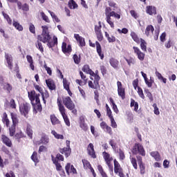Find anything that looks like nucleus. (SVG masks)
Instances as JSON below:
<instances>
[{
  "instance_id": "50",
  "label": "nucleus",
  "mask_w": 177,
  "mask_h": 177,
  "mask_svg": "<svg viewBox=\"0 0 177 177\" xmlns=\"http://www.w3.org/2000/svg\"><path fill=\"white\" fill-rule=\"evenodd\" d=\"M130 160L134 169H138V162L136 161V159L135 158L131 157Z\"/></svg>"
},
{
  "instance_id": "37",
  "label": "nucleus",
  "mask_w": 177,
  "mask_h": 177,
  "mask_svg": "<svg viewBox=\"0 0 177 177\" xmlns=\"http://www.w3.org/2000/svg\"><path fill=\"white\" fill-rule=\"evenodd\" d=\"M48 13H50L53 19V21H54V23H60V19H59V17H57V16L55 14V12H51L50 10H48Z\"/></svg>"
},
{
  "instance_id": "23",
  "label": "nucleus",
  "mask_w": 177,
  "mask_h": 177,
  "mask_svg": "<svg viewBox=\"0 0 177 177\" xmlns=\"http://www.w3.org/2000/svg\"><path fill=\"white\" fill-rule=\"evenodd\" d=\"M82 71H84V73H86V74H89L91 77H93L94 75H97V73H95V72L91 70V68L88 65H84L83 66Z\"/></svg>"
},
{
  "instance_id": "41",
  "label": "nucleus",
  "mask_w": 177,
  "mask_h": 177,
  "mask_svg": "<svg viewBox=\"0 0 177 177\" xmlns=\"http://www.w3.org/2000/svg\"><path fill=\"white\" fill-rule=\"evenodd\" d=\"M2 121L6 127H9V124L10 122L9 121V119L8 118V115L6 113H4L3 115Z\"/></svg>"
},
{
  "instance_id": "58",
  "label": "nucleus",
  "mask_w": 177,
  "mask_h": 177,
  "mask_svg": "<svg viewBox=\"0 0 177 177\" xmlns=\"http://www.w3.org/2000/svg\"><path fill=\"white\" fill-rule=\"evenodd\" d=\"M153 107L154 114H156V115H160V111L158 109V107H157V104H153Z\"/></svg>"
},
{
  "instance_id": "6",
  "label": "nucleus",
  "mask_w": 177,
  "mask_h": 177,
  "mask_svg": "<svg viewBox=\"0 0 177 177\" xmlns=\"http://www.w3.org/2000/svg\"><path fill=\"white\" fill-rule=\"evenodd\" d=\"M93 78L94 82L93 83L92 81H93ZM90 79L92 81H88L89 88H91L92 89H97V88H99V81H100V76H99V75H95L94 76H91Z\"/></svg>"
},
{
  "instance_id": "25",
  "label": "nucleus",
  "mask_w": 177,
  "mask_h": 177,
  "mask_svg": "<svg viewBox=\"0 0 177 177\" xmlns=\"http://www.w3.org/2000/svg\"><path fill=\"white\" fill-rule=\"evenodd\" d=\"M1 139L3 143L6 145V146H8V147H12V140L9 139L6 136H1Z\"/></svg>"
},
{
  "instance_id": "42",
  "label": "nucleus",
  "mask_w": 177,
  "mask_h": 177,
  "mask_svg": "<svg viewBox=\"0 0 177 177\" xmlns=\"http://www.w3.org/2000/svg\"><path fill=\"white\" fill-rule=\"evenodd\" d=\"M68 7L70 9H77V8H78V4H77L74 0H71L68 2Z\"/></svg>"
},
{
  "instance_id": "46",
  "label": "nucleus",
  "mask_w": 177,
  "mask_h": 177,
  "mask_svg": "<svg viewBox=\"0 0 177 177\" xmlns=\"http://www.w3.org/2000/svg\"><path fill=\"white\" fill-rule=\"evenodd\" d=\"M105 37L108 39V42H115V37L110 36L107 32H105Z\"/></svg>"
},
{
  "instance_id": "47",
  "label": "nucleus",
  "mask_w": 177,
  "mask_h": 177,
  "mask_svg": "<svg viewBox=\"0 0 177 177\" xmlns=\"http://www.w3.org/2000/svg\"><path fill=\"white\" fill-rule=\"evenodd\" d=\"M82 163H83L84 169H89L90 168L92 167L91 166V163L88 160H86L85 159L82 160Z\"/></svg>"
},
{
  "instance_id": "16",
  "label": "nucleus",
  "mask_w": 177,
  "mask_h": 177,
  "mask_svg": "<svg viewBox=\"0 0 177 177\" xmlns=\"http://www.w3.org/2000/svg\"><path fill=\"white\" fill-rule=\"evenodd\" d=\"M100 128L104 131V132H106L109 135H113V130L111 127H110L109 125H107V123L106 122H102L100 124Z\"/></svg>"
},
{
  "instance_id": "43",
  "label": "nucleus",
  "mask_w": 177,
  "mask_h": 177,
  "mask_svg": "<svg viewBox=\"0 0 177 177\" xmlns=\"http://www.w3.org/2000/svg\"><path fill=\"white\" fill-rule=\"evenodd\" d=\"M131 38H133V41L135 42H136L137 44H139V42H140V39L138 37V35H136V33H135V32H131Z\"/></svg>"
},
{
  "instance_id": "40",
  "label": "nucleus",
  "mask_w": 177,
  "mask_h": 177,
  "mask_svg": "<svg viewBox=\"0 0 177 177\" xmlns=\"http://www.w3.org/2000/svg\"><path fill=\"white\" fill-rule=\"evenodd\" d=\"M12 26L18 31H23V26H21L19 22L13 21Z\"/></svg>"
},
{
  "instance_id": "1",
  "label": "nucleus",
  "mask_w": 177,
  "mask_h": 177,
  "mask_svg": "<svg viewBox=\"0 0 177 177\" xmlns=\"http://www.w3.org/2000/svg\"><path fill=\"white\" fill-rule=\"evenodd\" d=\"M28 95L32 104L33 113L37 114V113L41 112L42 111V105H41V100H39V96H41V94H37L35 91H29Z\"/></svg>"
},
{
  "instance_id": "55",
  "label": "nucleus",
  "mask_w": 177,
  "mask_h": 177,
  "mask_svg": "<svg viewBox=\"0 0 177 177\" xmlns=\"http://www.w3.org/2000/svg\"><path fill=\"white\" fill-rule=\"evenodd\" d=\"M138 95L141 99H145V94L143 93V90L140 87H138V91H137Z\"/></svg>"
},
{
  "instance_id": "56",
  "label": "nucleus",
  "mask_w": 177,
  "mask_h": 177,
  "mask_svg": "<svg viewBox=\"0 0 177 177\" xmlns=\"http://www.w3.org/2000/svg\"><path fill=\"white\" fill-rule=\"evenodd\" d=\"M139 167H140V174L145 175V174L146 173L145 165H143V163H140Z\"/></svg>"
},
{
  "instance_id": "61",
  "label": "nucleus",
  "mask_w": 177,
  "mask_h": 177,
  "mask_svg": "<svg viewBox=\"0 0 177 177\" xmlns=\"http://www.w3.org/2000/svg\"><path fill=\"white\" fill-rule=\"evenodd\" d=\"M63 117V119L64 120V122L66 124V125H67V127H70L71 124H70V120H68V118L67 117V115H65Z\"/></svg>"
},
{
  "instance_id": "2",
  "label": "nucleus",
  "mask_w": 177,
  "mask_h": 177,
  "mask_svg": "<svg viewBox=\"0 0 177 177\" xmlns=\"http://www.w3.org/2000/svg\"><path fill=\"white\" fill-rule=\"evenodd\" d=\"M105 16L106 22L108 23V24H109L111 28H114V19H113L112 17H114L117 20H120V19H121V15L111 10V8L110 7L106 8Z\"/></svg>"
},
{
  "instance_id": "13",
  "label": "nucleus",
  "mask_w": 177,
  "mask_h": 177,
  "mask_svg": "<svg viewBox=\"0 0 177 177\" xmlns=\"http://www.w3.org/2000/svg\"><path fill=\"white\" fill-rule=\"evenodd\" d=\"M133 49L134 53L138 57V59H140V62H143V60H145V56H146L145 53L142 52L140 49L138 47L133 46Z\"/></svg>"
},
{
  "instance_id": "5",
  "label": "nucleus",
  "mask_w": 177,
  "mask_h": 177,
  "mask_svg": "<svg viewBox=\"0 0 177 177\" xmlns=\"http://www.w3.org/2000/svg\"><path fill=\"white\" fill-rule=\"evenodd\" d=\"M11 118L12 120V125L10 127V136H14L16 132V125L19 122L17 114L11 113Z\"/></svg>"
},
{
  "instance_id": "10",
  "label": "nucleus",
  "mask_w": 177,
  "mask_h": 177,
  "mask_svg": "<svg viewBox=\"0 0 177 177\" xmlns=\"http://www.w3.org/2000/svg\"><path fill=\"white\" fill-rule=\"evenodd\" d=\"M66 147L60 149V153L64 154L66 157H68L71 154V148L70 147V140L66 141Z\"/></svg>"
},
{
  "instance_id": "33",
  "label": "nucleus",
  "mask_w": 177,
  "mask_h": 177,
  "mask_svg": "<svg viewBox=\"0 0 177 177\" xmlns=\"http://www.w3.org/2000/svg\"><path fill=\"white\" fill-rule=\"evenodd\" d=\"M155 75H156L157 78L159 80V81H162L163 84H167V78L163 77L162 75L158 71L155 72Z\"/></svg>"
},
{
  "instance_id": "22",
  "label": "nucleus",
  "mask_w": 177,
  "mask_h": 177,
  "mask_svg": "<svg viewBox=\"0 0 177 177\" xmlns=\"http://www.w3.org/2000/svg\"><path fill=\"white\" fill-rule=\"evenodd\" d=\"M63 85L66 91H67L69 96H72L73 93H71V91H70V82L67 81L66 79H64V78L63 79Z\"/></svg>"
},
{
  "instance_id": "45",
  "label": "nucleus",
  "mask_w": 177,
  "mask_h": 177,
  "mask_svg": "<svg viewBox=\"0 0 177 177\" xmlns=\"http://www.w3.org/2000/svg\"><path fill=\"white\" fill-rule=\"evenodd\" d=\"M130 106L131 107H134V111H138V109H139V104H138V102H135L133 100H131Z\"/></svg>"
},
{
  "instance_id": "27",
  "label": "nucleus",
  "mask_w": 177,
  "mask_h": 177,
  "mask_svg": "<svg viewBox=\"0 0 177 177\" xmlns=\"http://www.w3.org/2000/svg\"><path fill=\"white\" fill-rule=\"evenodd\" d=\"M154 32V27L151 25H149L145 29V35L147 37H151Z\"/></svg>"
},
{
  "instance_id": "48",
  "label": "nucleus",
  "mask_w": 177,
  "mask_h": 177,
  "mask_svg": "<svg viewBox=\"0 0 177 177\" xmlns=\"http://www.w3.org/2000/svg\"><path fill=\"white\" fill-rule=\"evenodd\" d=\"M40 16H41V18L46 23H50V19H49V17L45 14L44 12H40Z\"/></svg>"
},
{
  "instance_id": "54",
  "label": "nucleus",
  "mask_w": 177,
  "mask_h": 177,
  "mask_svg": "<svg viewBox=\"0 0 177 177\" xmlns=\"http://www.w3.org/2000/svg\"><path fill=\"white\" fill-rule=\"evenodd\" d=\"M2 15L4 17V19H6V20H7L8 24H12V19H10V17H9V15L8 14L5 13V12H3Z\"/></svg>"
},
{
  "instance_id": "19",
  "label": "nucleus",
  "mask_w": 177,
  "mask_h": 177,
  "mask_svg": "<svg viewBox=\"0 0 177 177\" xmlns=\"http://www.w3.org/2000/svg\"><path fill=\"white\" fill-rule=\"evenodd\" d=\"M146 13L149 15V16L157 15V8L154 6H147L146 7Z\"/></svg>"
},
{
  "instance_id": "20",
  "label": "nucleus",
  "mask_w": 177,
  "mask_h": 177,
  "mask_svg": "<svg viewBox=\"0 0 177 177\" xmlns=\"http://www.w3.org/2000/svg\"><path fill=\"white\" fill-rule=\"evenodd\" d=\"M87 151L89 156L92 157V158H96V154L95 153V147L93 146V144L90 143L87 146Z\"/></svg>"
},
{
  "instance_id": "7",
  "label": "nucleus",
  "mask_w": 177,
  "mask_h": 177,
  "mask_svg": "<svg viewBox=\"0 0 177 177\" xmlns=\"http://www.w3.org/2000/svg\"><path fill=\"white\" fill-rule=\"evenodd\" d=\"M133 154H140L145 157L146 156V152L145 151V148L140 144H136L132 149Z\"/></svg>"
},
{
  "instance_id": "31",
  "label": "nucleus",
  "mask_w": 177,
  "mask_h": 177,
  "mask_svg": "<svg viewBox=\"0 0 177 177\" xmlns=\"http://www.w3.org/2000/svg\"><path fill=\"white\" fill-rule=\"evenodd\" d=\"M80 127L83 131H88V124L85 123V120H84V118H80Z\"/></svg>"
},
{
  "instance_id": "14",
  "label": "nucleus",
  "mask_w": 177,
  "mask_h": 177,
  "mask_svg": "<svg viewBox=\"0 0 177 177\" xmlns=\"http://www.w3.org/2000/svg\"><path fill=\"white\" fill-rule=\"evenodd\" d=\"M117 86H118V93L120 97H122V100L125 99V88L122 87V84L121 82H117Z\"/></svg>"
},
{
  "instance_id": "49",
  "label": "nucleus",
  "mask_w": 177,
  "mask_h": 177,
  "mask_svg": "<svg viewBox=\"0 0 177 177\" xmlns=\"http://www.w3.org/2000/svg\"><path fill=\"white\" fill-rule=\"evenodd\" d=\"M145 93H146L147 97H149L150 102H153L154 99L153 98V94L149 91V89H145Z\"/></svg>"
},
{
  "instance_id": "32",
  "label": "nucleus",
  "mask_w": 177,
  "mask_h": 177,
  "mask_svg": "<svg viewBox=\"0 0 177 177\" xmlns=\"http://www.w3.org/2000/svg\"><path fill=\"white\" fill-rule=\"evenodd\" d=\"M49 143V136L47 135H43L40 139V144L48 145Z\"/></svg>"
},
{
  "instance_id": "11",
  "label": "nucleus",
  "mask_w": 177,
  "mask_h": 177,
  "mask_svg": "<svg viewBox=\"0 0 177 177\" xmlns=\"http://www.w3.org/2000/svg\"><path fill=\"white\" fill-rule=\"evenodd\" d=\"M95 44L90 42V46H92V48H95V46H96L97 53L99 55L100 59L103 60V59L104 58V55L102 52V46H100V44L98 41H96Z\"/></svg>"
},
{
  "instance_id": "28",
  "label": "nucleus",
  "mask_w": 177,
  "mask_h": 177,
  "mask_svg": "<svg viewBox=\"0 0 177 177\" xmlns=\"http://www.w3.org/2000/svg\"><path fill=\"white\" fill-rule=\"evenodd\" d=\"M50 120L51 121L52 125H59V124H60V120H59L55 114L50 115Z\"/></svg>"
},
{
  "instance_id": "44",
  "label": "nucleus",
  "mask_w": 177,
  "mask_h": 177,
  "mask_svg": "<svg viewBox=\"0 0 177 177\" xmlns=\"http://www.w3.org/2000/svg\"><path fill=\"white\" fill-rule=\"evenodd\" d=\"M2 86L3 89H5V91H8V92H10L12 89V85L8 83H3Z\"/></svg>"
},
{
  "instance_id": "59",
  "label": "nucleus",
  "mask_w": 177,
  "mask_h": 177,
  "mask_svg": "<svg viewBox=\"0 0 177 177\" xmlns=\"http://www.w3.org/2000/svg\"><path fill=\"white\" fill-rule=\"evenodd\" d=\"M109 119L111 121V127H112V128H117V122H115L114 118H109Z\"/></svg>"
},
{
  "instance_id": "36",
  "label": "nucleus",
  "mask_w": 177,
  "mask_h": 177,
  "mask_svg": "<svg viewBox=\"0 0 177 177\" xmlns=\"http://www.w3.org/2000/svg\"><path fill=\"white\" fill-rule=\"evenodd\" d=\"M140 48L144 52H147V43L143 39H140Z\"/></svg>"
},
{
  "instance_id": "8",
  "label": "nucleus",
  "mask_w": 177,
  "mask_h": 177,
  "mask_svg": "<svg viewBox=\"0 0 177 177\" xmlns=\"http://www.w3.org/2000/svg\"><path fill=\"white\" fill-rule=\"evenodd\" d=\"M102 156H103L104 160L106 162V164L108 165L109 168V171H111L113 172V165L111 164V162L113 161V158H111L109 153L106 151H104L102 153Z\"/></svg>"
},
{
  "instance_id": "51",
  "label": "nucleus",
  "mask_w": 177,
  "mask_h": 177,
  "mask_svg": "<svg viewBox=\"0 0 177 177\" xmlns=\"http://www.w3.org/2000/svg\"><path fill=\"white\" fill-rule=\"evenodd\" d=\"M95 34L102 32V24H100V22L98 23V25L95 26Z\"/></svg>"
},
{
  "instance_id": "3",
  "label": "nucleus",
  "mask_w": 177,
  "mask_h": 177,
  "mask_svg": "<svg viewBox=\"0 0 177 177\" xmlns=\"http://www.w3.org/2000/svg\"><path fill=\"white\" fill-rule=\"evenodd\" d=\"M30 109L31 106H30V104L27 102H24L19 104V112L21 115H23L25 118H28V113H30Z\"/></svg>"
},
{
  "instance_id": "57",
  "label": "nucleus",
  "mask_w": 177,
  "mask_h": 177,
  "mask_svg": "<svg viewBox=\"0 0 177 177\" xmlns=\"http://www.w3.org/2000/svg\"><path fill=\"white\" fill-rule=\"evenodd\" d=\"M42 33L41 34H49V28L48 26H42Z\"/></svg>"
},
{
  "instance_id": "15",
  "label": "nucleus",
  "mask_w": 177,
  "mask_h": 177,
  "mask_svg": "<svg viewBox=\"0 0 177 177\" xmlns=\"http://www.w3.org/2000/svg\"><path fill=\"white\" fill-rule=\"evenodd\" d=\"M5 59L7 67H8L10 70H12V68H13V57H12V55L5 54Z\"/></svg>"
},
{
  "instance_id": "21",
  "label": "nucleus",
  "mask_w": 177,
  "mask_h": 177,
  "mask_svg": "<svg viewBox=\"0 0 177 177\" xmlns=\"http://www.w3.org/2000/svg\"><path fill=\"white\" fill-rule=\"evenodd\" d=\"M46 84L50 89V91H55L56 89V85L55 84V82L52 79H48L46 80Z\"/></svg>"
},
{
  "instance_id": "34",
  "label": "nucleus",
  "mask_w": 177,
  "mask_h": 177,
  "mask_svg": "<svg viewBox=\"0 0 177 177\" xmlns=\"http://www.w3.org/2000/svg\"><path fill=\"white\" fill-rule=\"evenodd\" d=\"M53 41H50L48 42V44H47V46L48 48H53V46H55V45H57V37L56 36H53Z\"/></svg>"
},
{
  "instance_id": "18",
  "label": "nucleus",
  "mask_w": 177,
  "mask_h": 177,
  "mask_svg": "<svg viewBox=\"0 0 177 177\" xmlns=\"http://www.w3.org/2000/svg\"><path fill=\"white\" fill-rule=\"evenodd\" d=\"M52 160H53V164H55L56 167L57 171H59L60 175H63V176H65L66 173L64 172V170H63V168L62 167V165H60V163H59V162H57L56 159L55 160V158H52Z\"/></svg>"
},
{
  "instance_id": "60",
  "label": "nucleus",
  "mask_w": 177,
  "mask_h": 177,
  "mask_svg": "<svg viewBox=\"0 0 177 177\" xmlns=\"http://www.w3.org/2000/svg\"><path fill=\"white\" fill-rule=\"evenodd\" d=\"M116 153H119L120 160H124L125 154H124V151H122V150L119 149Z\"/></svg>"
},
{
  "instance_id": "35",
  "label": "nucleus",
  "mask_w": 177,
  "mask_h": 177,
  "mask_svg": "<svg viewBox=\"0 0 177 177\" xmlns=\"http://www.w3.org/2000/svg\"><path fill=\"white\" fill-rule=\"evenodd\" d=\"M151 157L156 160V161H161V157L160 156V153L158 151H152L150 153Z\"/></svg>"
},
{
  "instance_id": "17",
  "label": "nucleus",
  "mask_w": 177,
  "mask_h": 177,
  "mask_svg": "<svg viewBox=\"0 0 177 177\" xmlns=\"http://www.w3.org/2000/svg\"><path fill=\"white\" fill-rule=\"evenodd\" d=\"M65 170L68 175H70V174H77V169L71 163H67L65 166Z\"/></svg>"
},
{
  "instance_id": "63",
  "label": "nucleus",
  "mask_w": 177,
  "mask_h": 177,
  "mask_svg": "<svg viewBox=\"0 0 177 177\" xmlns=\"http://www.w3.org/2000/svg\"><path fill=\"white\" fill-rule=\"evenodd\" d=\"M26 133L28 136H29V138H30V139L32 138V129H31V128L28 127L26 129Z\"/></svg>"
},
{
  "instance_id": "26",
  "label": "nucleus",
  "mask_w": 177,
  "mask_h": 177,
  "mask_svg": "<svg viewBox=\"0 0 177 177\" xmlns=\"http://www.w3.org/2000/svg\"><path fill=\"white\" fill-rule=\"evenodd\" d=\"M75 38L79 42L80 46H85V39L84 37L80 36L78 34H75Z\"/></svg>"
},
{
  "instance_id": "24",
  "label": "nucleus",
  "mask_w": 177,
  "mask_h": 177,
  "mask_svg": "<svg viewBox=\"0 0 177 177\" xmlns=\"http://www.w3.org/2000/svg\"><path fill=\"white\" fill-rule=\"evenodd\" d=\"M62 49L64 53H70V52H71V45L68 44L67 46L66 42H63Z\"/></svg>"
},
{
  "instance_id": "30",
  "label": "nucleus",
  "mask_w": 177,
  "mask_h": 177,
  "mask_svg": "<svg viewBox=\"0 0 177 177\" xmlns=\"http://www.w3.org/2000/svg\"><path fill=\"white\" fill-rule=\"evenodd\" d=\"M109 63L113 68H118V64H120V62L118 60L114 59V58H111L109 60Z\"/></svg>"
},
{
  "instance_id": "9",
  "label": "nucleus",
  "mask_w": 177,
  "mask_h": 177,
  "mask_svg": "<svg viewBox=\"0 0 177 177\" xmlns=\"http://www.w3.org/2000/svg\"><path fill=\"white\" fill-rule=\"evenodd\" d=\"M63 103L66 109H68V110H73L74 107H75L74 102H73V100H71V98L70 97H64Z\"/></svg>"
},
{
  "instance_id": "62",
  "label": "nucleus",
  "mask_w": 177,
  "mask_h": 177,
  "mask_svg": "<svg viewBox=\"0 0 177 177\" xmlns=\"http://www.w3.org/2000/svg\"><path fill=\"white\" fill-rule=\"evenodd\" d=\"M117 31L120 34H128V29H127V28H124L122 29H118Z\"/></svg>"
},
{
  "instance_id": "64",
  "label": "nucleus",
  "mask_w": 177,
  "mask_h": 177,
  "mask_svg": "<svg viewBox=\"0 0 177 177\" xmlns=\"http://www.w3.org/2000/svg\"><path fill=\"white\" fill-rule=\"evenodd\" d=\"M6 177H16L15 173L12 171H10L5 175Z\"/></svg>"
},
{
  "instance_id": "38",
  "label": "nucleus",
  "mask_w": 177,
  "mask_h": 177,
  "mask_svg": "<svg viewBox=\"0 0 177 177\" xmlns=\"http://www.w3.org/2000/svg\"><path fill=\"white\" fill-rule=\"evenodd\" d=\"M41 95L42 100L44 104H46V99L49 97V93L48 92V91H42Z\"/></svg>"
},
{
  "instance_id": "12",
  "label": "nucleus",
  "mask_w": 177,
  "mask_h": 177,
  "mask_svg": "<svg viewBox=\"0 0 177 177\" xmlns=\"http://www.w3.org/2000/svg\"><path fill=\"white\" fill-rule=\"evenodd\" d=\"M50 35L49 34H44L41 33V35H39L37 37L38 41H40V42H43V44H48L50 41Z\"/></svg>"
},
{
  "instance_id": "4",
  "label": "nucleus",
  "mask_w": 177,
  "mask_h": 177,
  "mask_svg": "<svg viewBox=\"0 0 177 177\" xmlns=\"http://www.w3.org/2000/svg\"><path fill=\"white\" fill-rule=\"evenodd\" d=\"M113 162H114L115 174L118 175V176H120V177H129V174H127L126 176H125V174H124V171L122 170V167H121V165H120L118 161H117V160L115 159Z\"/></svg>"
},
{
  "instance_id": "39",
  "label": "nucleus",
  "mask_w": 177,
  "mask_h": 177,
  "mask_svg": "<svg viewBox=\"0 0 177 177\" xmlns=\"http://www.w3.org/2000/svg\"><path fill=\"white\" fill-rule=\"evenodd\" d=\"M51 133L52 135H53L55 139H60L61 140H63V139H64V136L63 135L57 133V132H56V131L55 130H52Z\"/></svg>"
},
{
  "instance_id": "52",
  "label": "nucleus",
  "mask_w": 177,
  "mask_h": 177,
  "mask_svg": "<svg viewBox=\"0 0 177 177\" xmlns=\"http://www.w3.org/2000/svg\"><path fill=\"white\" fill-rule=\"evenodd\" d=\"M31 160H32L34 162H39V160H38V156L37 152H33L32 155L31 156Z\"/></svg>"
},
{
  "instance_id": "29",
  "label": "nucleus",
  "mask_w": 177,
  "mask_h": 177,
  "mask_svg": "<svg viewBox=\"0 0 177 177\" xmlns=\"http://www.w3.org/2000/svg\"><path fill=\"white\" fill-rule=\"evenodd\" d=\"M57 104L59 107V111L62 114V117L66 115V109H64V106L62 104V102L59 100V98L57 99Z\"/></svg>"
},
{
  "instance_id": "53",
  "label": "nucleus",
  "mask_w": 177,
  "mask_h": 177,
  "mask_svg": "<svg viewBox=\"0 0 177 177\" xmlns=\"http://www.w3.org/2000/svg\"><path fill=\"white\" fill-rule=\"evenodd\" d=\"M36 48H37L41 53H44V46H42V43L39 42V41H37L36 43Z\"/></svg>"
}]
</instances>
